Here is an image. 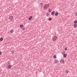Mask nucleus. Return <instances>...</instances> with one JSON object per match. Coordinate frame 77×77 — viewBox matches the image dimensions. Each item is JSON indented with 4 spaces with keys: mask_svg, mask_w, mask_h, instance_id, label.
Wrapping results in <instances>:
<instances>
[{
    "mask_svg": "<svg viewBox=\"0 0 77 77\" xmlns=\"http://www.w3.org/2000/svg\"><path fill=\"white\" fill-rule=\"evenodd\" d=\"M49 6H50V4H45L44 6V9H48L49 7Z\"/></svg>",
    "mask_w": 77,
    "mask_h": 77,
    "instance_id": "f257e3e1",
    "label": "nucleus"
},
{
    "mask_svg": "<svg viewBox=\"0 0 77 77\" xmlns=\"http://www.w3.org/2000/svg\"><path fill=\"white\" fill-rule=\"evenodd\" d=\"M66 56H67V55H66V54H65L63 55V57H66Z\"/></svg>",
    "mask_w": 77,
    "mask_h": 77,
    "instance_id": "9b49d317",
    "label": "nucleus"
},
{
    "mask_svg": "<svg viewBox=\"0 0 77 77\" xmlns=\"http://www.w3.org/2000/svg\"><path fill=\"white\" fill-rule=\"evenodd\" d=\"M62 63H64V60H62Z\"/></svg>",
    "mask_w": 77,
    "mask_h": 77,
    "instance_id": "5701e85b",
    "label": "nucleus"
},
{
    "mask_svg": "<svg viewBox=\"0 0 77 77\" xmlns=\"http://www.w3.org/2000/svg\"><path fill=\"white\" fill-rule=\"evenodd\" d=\"M62 60H60V63H62Z\"/></svg>",
    "mask_w": 77,
    "mask_h": 77,
    "instance_id": "a878e982",
    "label": "nucleus"
},
{
    "mask_svg": "<svg viewBox=\"0 0 77 77\" xmlns=\"http://www.w3.org/2000/svg\"><path fill=\"white\" fill-rule=\"evenodd\" d=\"M40 5H42V6H43V3H41L40 4Z\"/></svg>",
    "mask_w": 77,
    "mask_h": 77,
    "instance_id": "4be33fe9",
    "label": "nucleus"
},
{
    "mask_svg": "<svg viewBox=\"0 0 77 77\" xmlns=\"http://www.w3.org/2000/svg\"><path fill=\"white\" fill-rule=\"evenodd\" d=\"M11 66H12L11 65H9L8 66V69H10V68H11Z\"/></svg>",
    "mask_w": 77,
    "mask_h": 77,
    "instance_id": "0eeeda50",
    "label": "nucleus"
},
{
    "mask_svg": "<svg viewBox=\"0 0 77 77\" xmlns=\"http://www.w3.org/2000/svg\"><path fill=\"white\" fill-rule=\"evenodd\" d=\"M65 50H67V48L66 47L65 48Z\"/></svg>",
    "mask_w": 77,
    "mask_h": 77,
    "instance_id": "b1692460",
    "label": "nucleus"
},
{
    "mask_svg": "<svg viewBox=\"0 0 77 77\" xmlns=\"http://www.w3.org/2000/svg\"><path fill=\"white\" fill-rule=\"evenodd\" d=\"M53 58H56V55H54L53 57Z\"/></svg>",
    "mask_w": 77,
    "mask_h": 77,
    "instance_id": "aec40b11",
    "label": "nucleus"
},
{
    "mask_svg": "<svg viewBox=\"0 0 77 77\" xmlns=\"http://www.w3.org/2000/svg\"><path fill=\"white\" fill-rule=\"evenodd\" d=\"M2 52H1L0 51V55L1 54H2Z\"/></svg>",
    "mask_w": 77,
    "mask_h": 77,
    "instance_id": "bb28decb",
    "label": "nucleus"
},
{
    "mask_svg": "<svg viewBox=\"0 0 77 77\" xmlns=\"http://www.w3.org/2000/svg\"><path fill=\"white\" fill-rule=\"evenodd\" d=\"M14 32V30H11L10 31V32L11 33H13V32Z\"/></svg>",
    "mask_w": 77,
    "mask_h": 77,
    "instance_id": "dca6fc26",
    "label": "nucleus"
},
{
    "mask_svg": "<svg viewBox=\"0 0 77 77\" xmlns=\"http://www.w3.org/2000/svg\"><path fill=\"white\" fill-rule=\"evenodd\" d=\"M49 15H50V14H49V13H47L46 14V16H47V17H48V16H49Z\"/></svg>",
    "mask_w": 77,
    "mask_h": 77,
    "instance_id": "2eb2a0df",
    "label": "nucleus"
},
{
    "mask_svg": "<svg viewBox=\"0 0 77 77\" xmlns=\"http://www.w3.org/2000/svg\"><path fill=\"white\" fill-rule=\"evenodd\" d=\"M75 14L76 15H77V12Z\"/></svg>",
    "mask_w": 77,
    "mask_h": 77,
    "instance_id": "cd10ccee",
    "label": "nucleus"
},
{
    "mask_svg": "<svg viewBox=\"0 0 77 77\" xmlns=\"http://www.w3.org/2000/svg\"><path fill=\"white\" fill-rule=\"evenodd\" d=\"M32 18H33V17L32 16H30L28 20H31L32 19Z\"/></svg>",
    "mask_w": 77,
    "mask_h": 77,
    "instance_id": "20e7f679",
    "label": "nucleus"
},
{
    "mask_svg": "<svg viewBox=\"0 0 77 77\" xmlns=\"http://www.w3.org/2000/svg\"><path fill=\"white\" fill-rule=\"evenodd\" d=\"M55 61L54 63H57V62H58V60H55Z\"/></svg>",
    "mask_w": 77,
    "mask_h": 77,
    "instance_id": "9d476101",
    "label": "nucleus"
},
{
    "mask_svg": "<svg viewBox=\"0 0 77 77\" xmlns=\"http://www.w3.org/2000/svg\"><path fill=\"white\" fill-rule=\"evenodd\" d=\"M3 40V38L2 37H1L0 38V41H2Z\"/></svg>",
    "mask_w": 77,
    "mask_h": 77,
    "instance_id": "1a4fd4ad",
    "label": "nucleus"
},
{
    "mask_svg": "<svg viewBox=\"0 0 77 77\" xmlns=\"http://www.w3.org/2000/svg\"><path fill=\"white\" fill-rule=\"evenodd\" d=\"M48 12H51V9L50 8L48 10Z\"/></svg>",
    "mask_w": 77,
    "mask_h": 77,
    "instance_id": "ddd939ff",
    "label": "nucleus"
},
{
    "mask_svg": "<svg viewBox=\"0 0 77 77\" xmlns=\"http://www.w3.org/2000/svg\"><path fill=\"white\" fill-rule=\"evenodd\" d=\"M21 29H23V30H25V28L23 27V28H21Z\"/></svg>",
    "mask_w": 77,
    "mask_h": 77,
    "instance_id": "412c9836",
    "label": "nucleus"
},
{
    "mask_svg": "<svg viewBox=\"0 0 77 77\" xmlns=\"http://www.w3.org/2000/svg\"><path fill=\"white\" fill-rule=\"evenodd\" d=\"M66 73H68V72H69L68 71H66Z\"/></svg>",
    "mask_w": 77,
    "mask_h": 77,
    "instance_id": "393cba45",
    "label": "nucleus"
},
{
    "mask_svg": "<svg viewBox=\"0 0 77 77\" xmlns=\"http://www.w3.org/2000/svg\"><path fill=\"white\" fill-rule=\"evenodd\" d=\"M62 52L63 53H62L63 54H65V52L64 51H63Z\"/></svg>",
    "mask_w": 77,
    "mask_h": 77,
    "instance_id": "6ab92c4d",
    "label": "nucleus"
},
{
    "mask_svg": "<svg viewBox=\"0 0 77 77\" xmlns=\"http://www.w3.org/2000/svg\"><path fill=\"white\" fill-rule=\"evenodd\" d=\"M54 14H55V12L54 11H53L51 13V14L52 15H54Z\"/></svg>",
    "mask_w": 77,
    "mask_h": 77,
    "instance_id": "423d86ee",
    "label": "nucleus"
},
{
    "mask_svg": "<svg viewBox=\"0 0 77 77\" xmlns=\"http://www.w3.org/2000/svg\"><path fill=\"white\" fill-rule=\"evenodd\" d=\"M12 19H13V16H10L8 18V19L10 20H12Z\"/></svg>",
    "mask_w": 77,
    "mask_h": 77,
    "instance_id": "7ed1b4c3",
    "label": "nucleus"
},
{
    "mask_svg": "<svg viewBox=\"0 0 77 77\" xmlns=\"http://www.w3.org/2000/svg\"><path fill=\"white\" fill-rule=\"evenodd\" d=\"M74 24H76L77 23V20H75L74 22Z\"/></svg>",
    "mask_w": 77,
    "mask_h": 77,
    "instance_id": "4468645a",
    "label": "nucleus"
},
{
    "mask_svg": "<svg viewBox=\"0 0 77 77\" xmlns=\"http://www.w3.org/2000/svg\"><path fill=\"white\" fill-rule=\"evenodd\" d=\"M48 20L49 21H51V20H52V18H51V17H50L48 19Z\"/></svg>",
    "mask_w": 77,
    "mask_h": 77,
    "instance_id": "f8f14e48",
    "label": "nucleus"
},
{
    "mask_svg": "<svg viewBox=\"0 0 77 77\" xmlns=\"http://www.w3.org/2000/svg\"><path fill=\"white\" fill-rule=\"evenodd\" d=\"M23 27V25H20V27L21 28V27Z\"/></svg>",
    "mask_w": 77,
    "mask_h": 77,
    "instance_id": "a211bd4d",
    "label": "nucleus"
},
{
    "mask_svg": "<svg viewBox=\"0 0 77 77\" xmlns=\"http://www.w3.org/2000/svg\"><path fill=\"white\" fill-rule=\"evenodd\" d=\"M57 39V36L56 35H55L54 36L52 39V41H56V40Z\"/></svg>",
    "mask_w": 77,
    "mask_h": 77,
    "instance_id": "f03ea898",
    "label": "nucleus"
},
{
    "mask_svg": "<svg viewBox=\"0 0 77 77\" xmlns=\"http://www.w3.org/2000/svg\"><path fill=\"white\" fill-rule=\"evenodd\" d=\"M58 14H59V13L57 12H56L55 14V15L56 16H57L58 15Z\"/></svg>",
    "mask_w": 77,
    "mask_h": 77,
    "instance_id": "6e6552de",
    "label": "nucleus"
},
{
    "mask_svg": "<svg viewBox=\"0 0 77 77\" xmlns=\"http://www.w3.org/2000/svg\"><path fill=\"white\" fill-rule=\"evenodd\" d=\"M11 52L12 54H14V51H11Z\"/></svg>",
    "mask_w": 77,
    "mask_h": 77,
    "instance_id": "f3484780",
    "label": "nucleus"
},
{
    "mask_svg": "<svg viewBox=\"0 0 77 77\" xmlns=\"http://www.w3.org/2000/svg\"><path fill=\"white\" fill-rule=\"evenodd\" d=\"M8 65H10V63H8Z\"/></svg>",
    "mask_w": 77,
    "mask_h": 77,
    "instance_id": "c85d7f7f",
    "label": "nucleus"
},
{
    "mask_svg": "<svg viewBox=\"0 0 77 77\" xmlns=\"http://www.w3.org/2000/svg\"><path fill=\"white\" fill-rule=\"evenodd\" d=\"M73 27H74V28H76V27H77V24H74L73 25Z\"/></svg>",
    "mask_w": 77,
    "mask_h": 77,
    "instance_id": "39448f33",
    "label": "nucleus"
}]
</instances>
